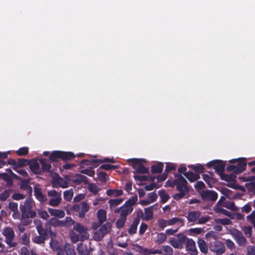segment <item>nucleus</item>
Listing matches in <instances>:
<instances>
[{"mask_svg":"<svg viewBox=\"0 0 255 255\" xmlns=\"http://www.w3.org/2000/svg\"><path fill=\"white\" fill-rule=\"evenodd\" d=\"M35 206V202L29 197L27 198L23 204L20 205L19 208L21 213L20 221L23 225H29L32 222V219L36 216V212L33 210Z\"/></svg>","mask_w":255,"mask_h":255,"instance_id":"obj_1","label":"nucleus"},{"mask_svg":"<svg viewBox=\"0 0 255 255\" xmlns=\"http://www.w3.org/2000/svg\"><path fill=\"white\" fill-rule=\"evenodd\" d=\"M177 178L173 180V183L176 186V190L179 193L173 195V198L178 201L187 195L189 192V188L187 186V181L180 174L176 175Z\"/></svg>","mask_w":255,"mask_h":255,"instance_id":"obj_2","label":"nucleus"},{"mask_svg":"<svg viewBox=\"0 0 255 255\" xmlns=\"http://www.w3.org/2000/svg\"><path fill=\"white\" fill-rule=\"evenodd\" d=\"M137 196L134 195L128 200L126 201L125 204L120 208L115 210V213L120 212V216L127 218V217L133 211V206L135 205L137 201Z\"/></svg>","mask_w":255,"mask_h":255,"instance_id":"obj_3","label":"nucleus"},{"mask_svg":"<svg viewBox=\"0 0 255 255\" xmlns=\"http://www.w3.org/2000/svg\"><path fill=\"white\" fill-rule=\"evenodd\" d=\"M89 209V205L85 201L75 204L70 207V210L73 214L81 219L85 217L86 213Z\"/></svg>","mask_w":255,"mask_h":255,"instance_id":"obj_4","label":"nucleus"},{"mask_svg":"<svg viewBox=\"0 0 255 255\" xmlns=\"http://www.w3.org/2000/svg\"><path fill=\"white\" fill-rule=\"evenodd\" d=\"M34 223L35 225L36 230L39 235L44 237L47 240L49 239V237L52 238L55 236L49 226L46 227V229L43 227L40 220H34Z\"/></svg>","mask_w":255,"mask_h":255,"instance_id":"obj_5","label":"nucleus"},{"mask_svg":"<svg viewBox=\"0 0 255 255\" xmlns=\"http://www.w3.org/2000/svg\"><path fill=\"white\" fill-rule=\"evenodd\" d=\"M2 235L5 238V243L9 248L15 247L17 243L13 241L15 234L12 228L6 227L2 231Z\"/></svg>","mask_w":255,"mask_h":255,"instance_id":"obj_6","label":"nucleus"},{"mask_svg":"<svg viewBox=\"0 0 255 255\" xmlns=\"http://www.w3.org/2000/svg\"><path fill=\"white\" fill-rule=\"evenodd\" d=\"M246 158H239V161L237 165H228L226 170L229 172H232L235 174H239L243 172L247 166V163L246 162Z\"/></svg>","mask_w":255,"mask_h":255,"instance_id":"obj_7","label":"nucleus"},{"mask_svg":"<svg viewBox=\"0 0 255 255\" xmlns=\"http://www.w3.org/2000/svg\"><path fill=\"white\" fill-rule=\"evenodd\" d=\"M187 237L183 234H179L176 237L170 238L168 243L175 249L183 248Z\"/></svg>","mask_w":255,"mask_h":255,"instance_id":"obj_8","label":"nucleus"},{"mask_svg":"<svg viewBox=\"0 0 255 255\" xmlns=\"http://www.w3.org/2000/svg\"><path fill=\"white\" fill-rule=\"evenodd\" d=\"M131 162L132 168L135 169V172L138 173H148L149 170L142 164L143 159L133 158L129 159Z\"/></svg>","mask_w":255,"mask_h":255,"instance_id":"obj_9","label":"nucleus"},{"mask_svg":"<svg viewBox=\"0 0 255 255\" xmlns=\"http://www.w3.org/2000/svg\"><path fill=\"white\" fill-rule=\"evenodd\" d=\"M208 167H213L215 169L216 172L219 174H222L225 168V163L221 160H214L209 162L207 164Z\"/></svg>","mask_w":255,"mask_h":255,"instance_id":"obj_10","label":"nucleus"},{"mask_svg":"<svg viewBox=\"0 0 255 255\" xmlns=\"http://www.w3.org/2000/svg\"><path fill=\"white\" fill-rule=\"evenodd\" d=\"M209 248L211 251L216 253L217 255H221L225 252L224 245L220 241H214L211 243Z\"/></svg>","mask_w":255,"mask_h":255,"instance_id":"obj_11","label":"nucleus"},{"mask_svg":"<svg viewBox=\"0 0 255 255\" xmlns=\"http://www.w3.org/2000/svg\"><path fill=\"white\" fill-rule=\"evenodd\" d=\"M231 234L239 246H244L246 245L247 240L241 231L235 229L232 231Z\"/></svg>","mask_w":255,"mask_h":255,"instance_id":"obj_12","label":"nucleus"},{"mask_svg":"<svg viewBox=\"0 0 255 255\" xmlns=\"http://www.w3.org/2000/svg\"><path fill=\"white\" fill-rule=\"evenodd\" d=\"M185 250L190 255H198V252L197 250L195 242L192 239L187 237L185 242Z\"/></svg>","mask_w":255,"mask_h":255,"instance_id":"obj_13","label":"nucleus"},{"mask_svg":"<svg viewBox=\"0 0 255 255\" xmlns=\"http://www.w3.org/2000/svg\"><path fill=\"white\" fill-rule=\"evenodd\" d=\"M201 196L204 200L215 201L218 198V193L213 190H207L201 192Z\"/></svg>","mask_w":255,"mask_h":255,"instance_id":"obj_14","label":"nucleus"},{"mask_svg":"<svg viewBox=\"0 0 255 255\" xmlns=\"http://www.w3.org/2000/svg\"><path fill=\"white\" fill-rule=\"evenodd\" d=\"M73 229L81 234V241H84L89 238V234L87 232V229L81 225L80 223H76L75 224Z\"/></svg>","mask_w":255,"mask_h":255,"instance_id":"obj_15","label":"nucleus"},{"mask_svg":"<svg viewBox=\"0 0 255 255\" xmlns=\"http://www.w3.org/2000/svg\"><path fill=\"white\" fill-rule=\"evenodd\" d=\"M112 227L111 224L107 222L102 226L97 231L96 235H97L100 239H102L105 235L109 233Z\"/></svg>","mask_w":255,"mask_h":255,"instance_id":"obj_16","label":"nucleus"},{"mask_svg":"<svg viewBox=\"0 0 255 255\" xmlns=\"http://www.w3.org/2000/svg\"><path fill=\"white\" fill-rule=\"evenodd\" d=\"M34 195L41 203H44L47 201L46 197L42 193V190L39 185H36L34 187Z\"/></svg>","mask_w":255,"mask_h":255,"instance_id":"obj_17","label":"nucleus"},{"mask_svg":"<svg viewBox=\"0 0 255 255\" xmlns=\"http://www.w3.org/2000/svg\"><path fill=\"white\" fill-rule=\"evenodd\" d=\"M29 168L30 170L35 174L42 175V171L40 168L38 162L35 160H30Z\"/></svg>","mask_w":255,"mask_h":255,"instance_id":"obj_18","label":"nucleus"},{"mask_svg":"<svg viewBox=\"0 0 255 255\" xmlns=\"http://www.w3.org/2000/svg\"><path fill=\"white\" fill-rule=\"evenodd\" d=\"M139 251L140 254L144 255L162 254L161 250L148 249L141 246L139 247Z\"/></svg>","mask_w":255,"mask_h":255,"instance_id":"obj_19","label":"nucleus"},{"mask_svg":"<svg viewBox=\"0 0 255 255\" xmlns=\"http://www.w3.org/2000/svg\"><path fill=\"white\" fill-rule=\"evenodd\" d=\"M201 216V212L198 211H190L188 213L187 220L189 222L195 223Z\"/></svg>","mask_w":255,"mask_h":255,"instance_id":"obj_20","label":"nucleus"},{"mask_svg":"<svg viewBox=\"0 0 255 255\" xmlns=\"http://www.w3.org/2000/svg\"><path fill=\"white\" fill-rule=\"evenodd\" d=\"M213 174H211V176H210L207 174H204L202 175L203 179L208 184L210 188L213 187V185L217 182V180L216 178L214 177Z\"/></svg>","mask_w":255,"mask_h":255,"instance_id":"obj_21","label":"nucleus"},{"mask_svg":"<svg viewBox=\"0 0 255 255\" xmlns=\"http://www.w3.org/2000/svg\"><path fill=\"white\" fill-rule=\"evenodd\" d=\"M197 244L201 252L205 255L207 254L208 252V247L205 241L203 239H199Z\"/></svg>","mask_w":255,"mask_h":255,"instance_id":"obj_22","label":"nucleus"},{"mask_svg":"<svg viewBox=\"0 0 255 255\" xmlns=\"http://www.w3.org/2000/svg\"><path fill=\"white\" fill-rule=\"evenodd\" d=\"M48 211L51 216H55L58 218H62L65 216V212L62 210H57L49 208Z\"/></svg>","mask_w":255,"mask_h":255,"instance_id":"obj_23","label":"nucleus"},{"mask_svg":"<svg viewBox=\"0 0 255 255\" xmlns=\"http://www.w3.org/2000/svg\"><path fill=\"white\" fill-rule=\"evenodd\" d=\"M163 167L164 164L162 162H157L151 165V172L153 174L160 173L162 171Z\"/></svg>","mask_w":255,"mask_h":255,"instance_id":"obj_24","label":"nucleus"},{"mask_svg":"<svg viewBox=\"0 0 255 255\" xmlns=\"http://www.w3.org/2000/svg\"><path fill=\"white\" fill-rule=\"evenodd\" d=\"M75 157L74 153L61 151L60 159L63 161L71 160Z\"/></svg>","mask_w":255,"mask_h":255,"instance_id":"obj_25","label":"nucleus"},{"mask_svg":"<svg viewBox=\"0 0 255 255\" xmlns=\"http://www.w3.org/2000/svg\"><path fill=\"white\" fill-rule=\"evenodd\" d=\"M139 222L140 219H139L138 218H135L133 220L132 224L130 225L128 230V233L129 235H133L136 233L137 231V228L138 224H139Z\"/></svg>","mask_w":255,"mask_h":255,"instance_id":"obj_26","label":"nucleus"},{"mask_svg":"<svg viewBox=\"0 0 255 255\" xmlns=\"http://www.w3.org/2000/svg\"><path fill=\"white\" fill-rule=\"evenodd\" d=\"M74 182L77 185L80 184L82 183L87 184L88 183V180L86 176L79 174L76 175L74 180Z\"/></svg>","mask_w":255,"mask_h":255,"instance_id":"obj_27","label":"nucleus"},{"mask_svg":"<svg viewBox=\"0 0 255 255\" xmlns=\"http://www.w3.org/2000/svg\"><path fill=\"white\" fill-rule=\"evenodd\" d=\"M28 180H23L21 181L20 188L23 190H27L31 195L32 192V187L29 185Z\"/></svg>","mask_w":255,"mask_h":255,"instance_id":"obj_28","label":"nucleus"},{"mask_svg":"<svg viewBox=\"0 0 255 255\" xmlns=\"http://www.w3.org/2000/svg\"><path fill=\"white\" fill-rule=\"evenodd\" d=\"M184 175L191 182H194L200 178L199 174L194 173L192 172H185Z\"/></svg>","mask_w":255,"mask_h":255,"instance_id":"obj_29","label":"nucleus"},{"mask_svg":"<svg viewBox=\"0 0 255 255\" xmlns=\"http://www.w3.org/2000/svg\"><path fill=\"white\" fill-rule=\"evenodd\" d=\"M39 161L41 165L42 173L43 172H49L51 171V165L47 163L45 159H41Z\"/></svg>","mask_w":255,"mask_h":255,"instance_id":"obj_30","label":"nucleus"},{"mask_svg":"<svg viewBox=\"0 0 255 255\" xmlns=\"http://www.w3.org/2000/svg\"><path fill=\"white\" fill-rule=\"evenodd\" d=\"M107 194L109 196L118 197L123 194V191L121 189H109L107 191Z\"/></svg>","mask_w":255,"mask_h":255,"instance_id":"obj_31","label":"nucleus"},{"mask_svg":"<svg viewBox=\"0 0 255 255\" xmlns=\"http://www.w3.org/2000/svg\"><path fill=\"white\" fill-rule=\"evenodd\" d=\"M152 207V206H150V207L144 209L145 215L143 217V220L148 221L153 218V214L151 210Z\"/></svg>","mask_w":255,"mask_h":255,"instance_id":"obj_32","label":"nucleus"},{"mask_svg":"<svg viewBox=\"0 0 255 255\" xmlns=\"http://www.w3.org/2000/svg\"><path fill=\"white\" fill-rule=\"evenodd\" d=\"M214 211L216 213H222V214L229 217L231 218L232 217V214L231 212L225 209L221 208L219 206L216 205L214 207Z\"/></svg>","mask_w":255,"mask_h":255,"instance_id":"obj_33","label":"nucleus"},{"mask_svg":"<svg viewBox=\"0 0 255 255\" xmlns=\"http://www.w3.org/2000/svg\"><path fill=\"white\" fill-rule=\"evenodd\" d=\"M97 217L99 223L102 224L107 219L106 211L103 209L99 210L97 212Z\"/></svg>","mask_w":255,"mask_h":255,"instance_id":"obj_34","label":"nucleus"},{"mask_svg":"<svg viewBox=\"0 0 255 255\" xmlns=\"http://www.w3.org/2000/svg\"><path fill=\"white\" fill-rule=\"evenodd\" d=\"M61 151H54L50 154L49 160L52 162H56L58 159H60Z\"/></svg>","mask_w":255,"mask_h":255,"instance_id":"obj_35","label":"nucleus"},{"mask_svg":"<svg viewBox=\"0 0 255 255\" xmlns=\"http://www.w3.org/2000/svg\"><path fill=\"white\" fill-rule=\"evenodd\" d=\"M158 195L161 199V202L162 203H166L169 199V195L166 193L165 190L164 189L159 190Z\"/></svg>","mask_w":255,"mask_h":255,"instance_id":"obj_36","label":"nucleus"},{"mask_svg":"<svg viewBox=\"0 0 255 255\" xmlns=\"http://www.w3.org/2000/svg\"><path fill=\"white\" fill-rule=\"evenodd\" d=\"M168 225L171 226L173 225L174 224H176L177 223H179L180 224V226H183L184 223V219H182L181 218H176L174 217L171 218V219L168 220Z\"/></svg>","mask_w":255,"mask_h":255,"instance_id":"obj_37","label":"nucleus"},{"mask_svg":"<svg viewBox=\"0 0 255 255\" xmlns=\"http://www.w3.org/2000/svg\"><path fill=\"white\" fill-rule=\"evenodd\" d=\"M188 167L194 170L196 174H199L204 172L205 170L204 166L202 164H198V165H190Z\"/></svg>","mask_w":255,"mask_h":255,"instance_id":"obj_38","label":"nucleus"},{"mask_svg":"<svg viewBox=\"0 0 255 255\" xmlns=\"http://www.w3.org/2000/svg\"><path fill=\"white\" fill-rule=\"evenodd\" d=\"M166 239L167 237L165 234L163 233H158L155 242L157 244L160 245L163 243L166 240Z\"/></svg>","mask_w":255,"mask_h":255,"instance_id":"obj_39","label":"nucleus"},{"mask_svg":"<svg viewBox=\"0 0 255 255\" xmlns=\"http://www.w3.org/2000/svg\"><path fill=\"white\" fill-rule=\"evenodd\" d=\"M214 222L217 224H220L224 226L231 225L232 223V221L228 218H216L214 219Z\"/></svg>","mask_w":255,"mask_h":255,"instance_id":"obj_40","label":"nucleus"},{"mask_svg":"<svg viewBox=\"0 0 255 255\" xmlns=\"http://www.w3.org/2000/svg\"><path fill=\"white\" fill-rule=\"evenodd\" d=\"M64 250L66 255H76L73 247L69 244H65Z\"/></svg>","mask_w":255,"mask_h":255,"instance_id":"obj_41","label":"nucleus"},{"mask_svg":"<svg viewBox=\"0 0 255 255\" xmlns=\"http://www.w3.org/2000/svg\"><path fill=\"white\" fill-rule=\"evenodd\" d=\"M54 182L56 183L59 187H61L63 188H65L68 186L67 182L64 180L63 178L60 177H59L58 178L56 179L54 181Z\"/></svg>","mask_w":255,"mask_h":255,"instance_id":"obj_42","label":"nucleus"},{"mask_svg":"<svg viewBox=\"0 0 255 255\" xmlns=\"http://www.w3.org/2000/svg\"><path fill=\"white\" fill-rule=\"evenodd\" d=\"M47 240L45 238L40 235L36 236L32 238V241L33 243L37 244H42L45 243V241Z\"/></svg>","mask_w":255,"mask_h":255,"instance_id":"obj_43","label":"nucleus"},{"mask_svg":"<svg viewBox=\"0 0 255 255\" xmlns=\"http://www.w3.org/2000/svg\"><path fill=\"white\" fill-rule=\"evenodd\" d=\"M63 194L64 199L67 201H70L73 196V190L72 189L66 190Z\"/></svg>","mask_w":255,"mask_h":255,"instance_id":"obj_44","label":"nucleus"},{"mask_svg":"<svg viewBox=\"0 0 255 255\" xmlns=\"http://www.w3.org/2000/svg\"><path fill=\"white\" fill-rule=\"evenodd\" d=\"M50 224L54 227H64V224L62 221H60L55 218H51L50 220Z\"/></svg>","mask_w":255,"mask_h":255,"instance_id":"obj_45","label":"nucleus"},{"mask_svg":"<svg viewBox=\"0 0 255 255\" xmlns=\"http://www.w3.org/2000/svg\"><path fill=\"white\" fill-rule=\"evenodd\" d=\"M124 199L122 198H118V199H110L109 201V203L111 208L115 207L120 205L123 201Z\"/></svg>","mask_w":255,"mask_h":255,"instance_id":"obj_46","label":"nucleus"},{"mask_svg":"<svg viewBox=\"0 0 255 255\" xmlns=\"http://www.w3.org/2000/svg\"><path fill=\"white\" fill-rule=\"evenodd\" d=\"M161 251L164 255H173V249L169 246H163Z\"/></svg>","mask_w":255,"mask_h":255,"instance_id":"obj_47","label":"nucleus"},{"mask_svg":"<svg viewBox=\"0 0 255 255\" xmlns=\"http://www.w3.org/2000/svg\"><path fill=\"white\" fill-rule=\"evenodd\" d=\"M61 197H58V198H54L50 199L49 201V204L53 207H56L59 205L61 201Z\"/></svg>","mask_w":255,"mask_h":255,"instance_id":"obj_48","label":"nucleus"},{"mask_svg":"<svg viewBox=\"0 0 255 255\" xmlns=\"http://www.w3.org/2000/svg\"><path fill=\"white\" fill-rule=\"evenodd\" d=\"M88 189L89 191L93 193L94 195L97 194L100 190L96 184L93 183H90L89 184Z\"/></svg>","mask_w":255,"mask_h":255,"instance_id":"obj_49","label":"nucleus"},{"mask_svg":"<svg viewBox=\"0 0 255 255\" xmlns=\"http://www.w3.org/2000/svg\"><path fill=\"white\" fill-rule=\"evenodd\" d=\"M116 162L114 158H105L103 159H93L92 160V162L94 163H103V162H110V163H115Z\"/></svg>","mask_w":255,"mask_h":255,"instance_id":"obj_50","label":"nucleus"},{"mask_svg":"<svg viewBox=\"0 0 255 255\" xmlns=\"http://www.w3.org/2000/svg\"><path fill=\"white\" fill-rule=\"evenodd\" d=\"M0 176L4 181L7 182V185L9 186H11L12 185V180L8 174L3 173L1 174Z\"/></svg>","mask_w":255,"mask_h":255,"instance_id":"obj_51","label":"nucleus"},{"mask_svg":"<svg viewBox=\"0 0 255 255\" xmlns=\"http://www.w3.org/2000/svg\"><path fill=\"white\" fill-rule=\"evenodd\" d=\"M252 227L251 226H245L243 228V231L247 238L251 237L252 235Z\"/></svg>","mask_w":255,"mask_h":255,"instance_id":"obj_52","label":"nucleus"},{"mask_svg":"<svg viewBox=\"0 0 255 255\" xmlns=\"http://www.w3.org/2000/svg\"><path fill=\"white\" fill-rule=\"evenodd\" d=\"M70 238L72 243H76L79 241H81V234H77L73 232L71 233Z\"/></svg>","mask_w":255,"mask_h":255,"instance_id":"obj_53","label":"nucleus"},{"mask_svg":"<svg viewBox=\"0 0 255 255\" xmlns=\"http://www.w3.org/2000/svg\"><path fill=\"white\" fill-rule=\"evenodd\" d=\"M222 180H225L227 182H231L234 180V177L232 175H228L224 173V172L222 174L219 175Z\"/></svg>","mask_w":255,"mask_h":255,"instance_id":"obj_54","label":"nucleus"},{"mask_svg":"<svg viewBox=\"0 0 255 255\" xmlns=\"http://www.w3.org/2000/svg\"><path fill=\"white\" fill-rule=\"evenodd\" d=\"M101 169H104L105 170H110L111 169H116L119 168L118 165H115L110 164H105L102 165L100 167Z\"/></svg>","mask_w":255,"mask_h":255,"instance_id":"obj_55","label":"nucleus"},{"mask_svg":"<svg viewBox=\"0 0 255 255\" xmlns=\"http://www.w3.org/2000/svg\"><path fill=\"white\" fill-rule=\"evenodd\" d=\"M30 163V160H28L26 159L20 158L18 160V162L17 163V167H20L22 166H25L27 165H29Z\"/></svg>","mask_w":255,"mask_h":255,"instance_id":"obj_56","label":"nucleus"},{"mask_svg":"<svg viewBox=\"0 0 255 255\" xmlns=\"http://www.w3.org/2000/svg\"><path fill=\"white\" fill-rule=\"evenodd\" d=\"M16 153L19 156H23L28 153V148L27 147H22L16 151Z\"/></svg>","mask_w":255,"mask_h":255,"instance_id":"obj_57","label":"nucleus"},{"mask_svg":"<svg viewBox=\"0 0 255 255\" xmlns=\"http://www.w3.org/2000/svg\"><path fill=\"white\" fill-rule=\"evenodd\" d=\"M126 221V218L120 216V218L116 222L117 227L119 229L122 228L125 225Z\"/></svg>","mask_w":255,"mask_h":255,"instance_id":"obj_58","label":"nucleus"},{"mask_svg":"<svg viewBox=\"0 0 255 255\" xmlns=\"http://www.w3.org/2000/svg\"><path fill=\"white\" fill-rule=\"evenodd\" d=\"M62 222L65 225L64 227L70 226L72 225L75 224V222L70 217H66L65 220L64 221H62Z\"/></svg>","mask_w":255,"mask_h":255,"instance_id":"obj_59","label":"nucleus"},{"mask_svg":"<svg viewBox=\"0 0 255 255\" xmlns=\"http://www.w3.org/2000/svg\"><path fill=\"white\" fill-rule=\"evenodd\" d=\"M176 169V166L174 164L172 163H167L166 165L165 169L164 170V172L166 173L168 175V173L170 172L171 171L174 170Z\"/></svg>","mask_w":255,"mask_h":255,"instance_id":"obj_60","label":"nucleus"},{"mask_svg":"<svg viewBox=\"0 0 255 255\" xmlns=\"http://www.w3.org/2000/svg\"><path fill=\"white\" fill-rule=\"evenodd\" d=\"M8 208L12 212L17 211L18 204L14 202H10L8 204Z\"/></svg>","mask_w":255,"mask_h":255,"instance_id":"obj_61","label":"nucleus"},{"mask_svg":"<svg viewBox=\"0 0 255 255\" xmlns=\"http://www.w3.org/2000/svg\"><path fill=\"white\" fill-rule=\"evenodd\" d=\"M167 226H169L168 220L164 219H159L158 220V226L161 230L164 229Z\"/></svg>","mask_w":255,"mask_h":255,"instance_id":"obj_62","label":"nucleus"},{"mask_svg":"<svg viewBox=\"0 0 255 255\" xmlns=\"http://www.w3.org/2000/svg\"><path fill=\"white\" fill-rule=\"evenodd\" d=\"M77 250L79 255H90L89 252L86 249H84L82 247L79 246L77 247Z\"/></svg>","mask_w":255,"mask_h":255,"instance_id":"obj_63","label":"nucleus"},{"mask_svg":"<svg viewBox=\"0 0 255 255\" xmlns=\"http://www.w3.org/2000/svg\"><path fill=\"white\" fill-rule=\"evenodd\" d=\"M246 255H255V246L250 245L247 247Z\"/></svg>","mask_w":255,"mask_h":255,"instance_id":"obj_64","label":"nucleus"}]
</instances>
